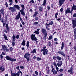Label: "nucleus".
Listing matches in <instances>:
<instances>
[{"label":"nucleus","instance_id":"45","mask_svg":"<svg viewBox=\"0 0 76 76\" xmlns=\"http://www.w3.org/2000/svg\"><path fill=\"white\" fill-rule=\"evenodd\" d=\"M47 8L48 9V10H50V9H51V7L50 6L48 5L47 6Z\"/></svg>","mask_w":76,"mask_h":76},{"label":"nucleus","instance_id":"25","mask_svg":"<svg viewBox=\"0 0 76 76\" xmlns=\"http://www.w3.org/2000/svg\"><path fill=\"white\" fill-rule=\"evenodd\" d=\"M5 27L6 28V31H7L8 32H9V30L10 29V28H9V27L8 26V24H6Z\"/></svg>","mask_w":76,"mask_h":76},{"label":"nucleus","instance_id":"1","mask_svg":"<svg viewBox=\"0 0 76 76\" xmlns=\"http://www.w3.org/2000/svg\"><path fill=\"white\" fill-rule=\"evenodd\" d=\"M46 0H44L43 4L40 6L39 7V10L40 12H42V10H44L43 7L42 6H46Z\"/></svg>","mask_w":76,"mask_h":76},{"label":"nucleus","instance_id":"63","mask_svg":"<svg viewBox=\"0 0 76 76\" xmlns=\"http://www.w3.org/2000/svg\"><path fill=\"white\" fill-rule=\"evenodd\" d=\"M38 23L37 22H36L34 23V25H37L38 24Z\"/></svg>","mask_w":76,"mask_h":76},{"label":"nucleus","instance_id":"32","mask_svg":"<svg viewBox=\"0 0 76 76\" xmlns=\"http://www.w3.org/2000/svg\"><path fill=\"white\" fill-rule=\"evenodd\" d=\"M3 36L4 37V38L5 39V40H8V39H7V36L5 35L4 33V34Z\"/></svg>","mask_w":76,"mask_h":76},{"label":"nucleus","instance_id":"21","mask_svg":"<svg viewBox=\"0 0 76 76\" xmlns=\"http://www.w3.org/2000/svg\"><path fill=\"white\" fill-rule=\"evenodd\" d=\"M23 41L22 43L21 44V45H23V46H25L26 45V43L25 42H26V41L24 39H23Z\"/></svg>","mask_w":76,"mask_h":76},{"label":"nucleus","instance_id":"6","mask_svg":"<svg viewBox=\"0 0 76 76\" xmlns=\"http://www.w3.org/2000/svg\"><path fill=\"white\" fill-rule=\"evenodd\" d=\"M40 51L41 52H42V51H43V54L44 56H45L46 54V51H47V49H46V46L44 47L43 48V49H41Z\"/></svg>","mask_w":76,"mask_h":76},{"label":"nucleus","instance_id":"61","mask_svg":"<svg viewBox=\"0 0 76 76\" xmlns=\"http://www.w3.org/2000/svg\"><path fill=\"white\" fill-rule=\"evenodd\" d=\"M39 76H41V71H39Z\"/></svg>","mask_w":76,"mask_h":76},{"label":"nucleus","instance_id":"27","mask_svg":"<svg viewBox=\"0 0 76 76\" xmlns=\"http://www.w3.org/2000/svg\"><path fill=\"white\" fill-rule=\"evenodd\" d=\"M38 14V11H35L34 14L33 15V18L35 17V16H36Z\"/></svg>","mask_w":76,"mask_h":76},{"label":"nucleus","instance_id":"7","mask_svg":"<svg viewBox=\"0 0 76 76\" xmlns=\"http://www.w3.org/2000/svg\"><path fill=\"white\" fill-rule=\"evenodd\" d=\"M1 15H3V16H4V9L2 8L0 10V20H1Z\"/></svg>","mask_w":76,"mask_h":76},{"label":"nucleus","instance_id":"23","mask_svg":"<svg viewBox=\"0 0 76 76\" xmlns=\"http://www.w3.org/2000/svg\"><path fill=\"white\" fill-rule=\"evenodd\" d=\"M14 7L15 8H16L17 9H18V10H20V7H19V6L18 5H14Z\"/></svg>","mask_w":76,"mask_h":76},{"label":"nucleus","instance_id":"22","mask_svg":"<svg viewBox=\"0 0 76 76\" xmlns=\"http://www.w3.org/2000/svg\"><path fill=\"white\" fill-rule=\"evenodd\" d=\"M26 45L27 47V49H28L29 48V41H27L26 44Z\"/></svg>","mask_w":76,"mask_h":76},{"label":"nucleus","instance_id":"48","mask_svg":"<svg viewBox=\"0 0 76 76\" xmlns=\"http://www.w3.org/2000/svg\"><path fill=\"white\" fill-rule=\"evenodd\" d=\"M5 5L6 7H9V6H8V4H7V2H6Z\"/></svg>","mask_w":76,"mask_h":76},{"label":"nucleus","instance_id":"55","mask_svg":"<svg viewBox=\"0 0 76 76\" xmlns=\"http://www.w3.org/2000/svg\"><path fill=\"white\" fill-rule=\"evenodd\" d=\"M60 11L61 12H62L63 11V8H61L60 10Z\"/></svg>","mask_w":76,"mask_h":76},{"label":"nucleus","instance_id":"62","mask_svg":"<svg viewBox=\"0 0 76 76\" xmlns=\"http://www.w3.org/2000/svg\"><path fill=\"white\" fill-rule=\"evenodd\" d=\"M53 6H54V4H51V7L53 8Z\"/></svg>","mask_w":76,"mask_h":76},{"label":"nucleus","instance_id":"38","mask_svg":"<svg viewBox=\"0 0 76 76\" xmlns=\"http://www.w3.org/2000/svg\"><path fill=\"white\" fill-rule=\"evenodd\" d=\"M58 15V12H57L55 14V19H57V15Z\"/></svg>","mask_w":76,"mask_h":76},{"label":"nucleus","instance_id":"50","mask_svg":"<svg viewBox=\"0 0 76 76\" xmlns=\"http://www.w3.org/2000/svg\"><path fill=\"white\" fill-rule=\"evenodd\" d=\"M16 39H19V35H17L16 37Z\"/></svg>","mask_w":76,"mask_h":76},{"label":"nucleus","instance_id":"54","mask_svg":"<svg viewBox=\"0 0 76 76\" xmlns=\"http://www.w3.org/2000/svg\"><path fill=\"white\" fill-rule=\"evenodd\" d=\"M59 62L58 63V64H61V65H62V61H60L59 62Z\"/></svg>","mask_w":76,"mask_h":76},{"label":"nucleus","instance_id":"58","mask_svg":"<svg viewBox=\"0 0 76 76\" xmlns=\"http://www.w3.org/2000/svg\"><path fill=\"white\" fill-rule=\"evenodd\" d=\"M54 40L55 41H56H56H58V39H57L56 38H55L54 39Z\"/></svg>","mask_w":76,"mask_h":76},{"label":"nucleus","instance_id":"43","mask_svg":"<svg viewBox=\"0 0 76 76\" xmlns=\"http://www.w3.org/2000/svg\"><path fill=\"white\" fill-rule=\"evenodd\" d=\"M53 38V36L51 35L49 36L48 38V40H51Z\"/></svg>","mask_w":76,"mask_h":76},{"label":"nucleus","instance_id":"18","mask_svg":"<svg viewBox=\"0 0 76 76\" xmlns=\"http://www.w3.org/2000/svg\"><path fill=\"white\" fill-rule=\"evenodd\" d=\"M70 8H67V10H65V15H66L67 13H70Z\"/></svg>","mask_w":76,"mask_h":76},{"label":"nucleus","instance_id":"46","mask_svg":"<svg viewBox=\"0 0 76 76\" xmlns=\"http://www.w3.org/2000/svg\"><path fill=\"white\" fill-rule=\"evenodd\" d=\"M20 68L21 69H24V66L22 65H21L20 66Z\"/></svg>","mask_w":76,"mask_h":76},{"label":"nucleus","instance_id":"8","mask_svg":"<svg viewBox=\"0 0 76 76\" xmlns=\"http://www.w3.org/2000/svg\"><path fill=\"white\" fill-rule=\"evenodd\" d=\"M31 39L33 41L34 40V41H37L38 39L37 38V37H35V34H32L31 36Z\"/></svg>","mask_w":76,"mask_h":76},{"label":"nucleus","instance_id":"49","mask_svg":"<svg viewBox=\"0 0 76 76\" xmlns=\"http://www.w3.org/2000/svg\"><path fill=\"white\" fill-rule=\"evenodd\" d=\"M50 25L49 23L48 24H47V23H46L45 24V26L46 27H48V26Z\"/></svg>","mask_w":76,"mask_h":76},{"label":"nucleus","instance_id":"17","mask_svg":"<svg viewBox=\"0 0 76 76\" xmlns=\"http://www.w3.org/2000/svg\"><path fill=\"white\" fill-rule=\"evenodd\" d=\"M74 40H76V28H75L74 29Z\"/></svg>","mask_w":76,"mask_h":76},{"label":"nucleus","instance_id":"4","mask_svg":"<svg viewBox=\"0 0 76 76\" xmlns=\"http://www.w3.org/2000/svg\"><path fill=\"white\" fill-rule=\"evenodd\" d=\"M16 36L15 35V34L13 35L12 36V46L14 47V46L15 45V41H16Z\"/></svg>","mask_w":76,"mask_h":76},{"label":"nucleus","instance_id":"26","mask_svg":"<svg viewBox=\"0 0 76 76\" xmlns=\"http://www.w3.org/2000/svg\"><path fill=\"white\" fill-rule=\"evenodd\" d=\"M44 36L43 38V39L44 41L46 40L47 39V34H44Z\"/></svg>","mask_w":76,"mask_h":76},{"label":"nucleus","instance_id":"41","mask_svg":"<svg viewBox=\"0 0 76 76\" xmlns=\"http://www.w3.org/2000/svg\"><path fill=\"white\" fill-rule=\"evenodd\" d=\"M0 70L1 71V72H3L4 70V69L2 68V67H0Z\"/></svg>","mask_w":76,"mask_h":76},{"label":"nucleus","instance_id":"37","mask_svg":"<svg viewBox=\"0 0 76 76\" xmlns=\"http://www.w3.org/2000/svg\"><path fill=\"white\" fill-rule=\"evenodd\" d=\"M49 24L50 25H54V23L53 22V20L51 21L49 23Z\"/></svg>","mask_w":76,"mask_h":76},{"label":"nucleus","instance_id":"31","mask_svg":"<svg viewBox=\"0 0 76 76\" xmlns=\"http://www.w3.org/2000/svg\"><path fill=\"white\" fill-rule=\"evenodd\" d=\"M28 3L29 4H32V3H33V4H34L35 3V2H34V0H31Z\"/></svg>","mask_w":76,"mask_h":76},{"label":"nucleus","instance_id":"33","mask_svg":"<svg viewBox=\"0 0 76 76\" xmlns=\"http://www.w3.org/2000/svg\"><path fill=\"white\" fill-rule=\"evenodd\" d=\"M11 75L12 76H17V75L16 73H12V71H11Z\"/></svg>","mask_w":76,"mask_h":76},{"label":"nucleus","instance_id":"40","mask_svg":"<svg viewBox=\"0 0 76 76\" xmlns=\"http://www.w3.org/2000/svg\"><path fill=\"white\" fill-rule=\"evenodd\" d=\"M42 59L41 58H39V57H38L37 58V61H40V60H41Z\"/></svg>","mask_w":76,"mask_h":76},{"label":"nucleus","instance_id":"24","mask_svg":"<svg viewBox=\"0 0 76 76\" xmlns=\"http://www.w3.org/2000/svg\"><path fill=\"white\" fill-rule=\"evenodd\" d=\"M61 50H63V48H64V42H62L61 44Z\"/></svg>","mask_w":76,"mask_h":76},{"label":"nucleus","instance_id":"3","mask_svg":"<svg viewBox=\"0 0 76 76\" xmlns=\"http://www.w3.org/2000/svg\"><path fill=\"white\" fill-rule=\"evenodd\" d=\"M5 58L7 60H10V61H11L12 62L13 61H16V59L10 57L7 55L5 57Z\"/></svg>","mask_w":76,"mask_h":76},{"label":"nucleus","instance_id":"35","mask_svg":"<svg viewBox=\"0 0 76 76\" xmlns=\"http://www.w3.org/2000/svg\"><path fill=\"white\" fill-rule=\"evenodd\" d=\"M37 49H34L33 50L32 52H31V53H36Z\"/></svg>","mask_w":76,"mask_h":76},{"label":"nucleus","instance_id":"44","mask_svg":"<svg viewBox=\"0 0 76 76\" xmlns=\"http://www.w3.org/2000/svg\"><path fill=\"white\" fill-rule=\"evenodd\" d=\"M34 17H35L34 19L35 20H38L39 19V18H38V17L37 16H34Z\"/></svg>","mask_w":76,"mask_h":76},{"label":"nucleus","instance_id":"57","mask_svg":"<svg viewBox=\"0 0 76 76\" xmlns=\"http://www.w3.org/2000/svg\"><path fill=\"white\" fill-rule=\"evenodd\" d=\"M16 74L17 75V76H19V74H20V72H19V71L18 72H17Z\"/></svg>","mask_w":76,"mask_h":76},{"label":"nucleus","instance_id":"53","mask_svg":"<svg viewBox=\"0 0 76 76\" xmlns=\"http://www.w3.org/2000/svg\"><path fill=\"white\" fill-rule=\"evenodd\" d=\"M63 69L61 68L59 70V72H63Z\"/></svg>","mask_w":76,"mask_h":76},{"label":"nucleus","instance_id":"5","mask_svg":"<svg viewBox=\"0 0 76 76\" xmlns=\"http://www.w3.org/2000/svg\"><path fill=\"white\" fill-rule=\"evenodd\" d=\"M72 27L74 29L76 27V18H74L72 20Z\"/></svg>","mask_w":76,"mask_h":76},{"label":"nucleus","instance_id":"52","mask_svg":"<svg viewBox=\"0 0 76 76\" xmlns=\"http://www.w3.org/2000/svg\"><path fill=\"white\" fill-rule=\"evenodd\" d=\"M62 65L61 64H60L58 63H57V66H58V67H61V65Z\"/></svg>","mask_w":76,"mask_h":76},{"label":"nucleus","instance_id":"14","mask_svg":"<svg viewBox=\"0 0 76 76\" xmlns=\"http://www.w3.org/2000/svg\"><path fill=\"white\" fill-rule=\"evenodd\" d=\"M65 1V0H59V4L60 6H61Z\"/></svg>","mask_w":76,"mask_h":76},{"label":"nucleus","instance_id":"56","mask_svg":"<svg viewBox=\"0 0 76 76\" xmlns=\"http://www.w3.org/2000/svg\"><path fill=\"white\" fill-rule=\"evenodd\" d=\"M76 13H75L73 15V18H76Z\"/></svg>","mask_w":76,"mask_h":76},{"label":"nucleus","instance_id":"29","mask_svg":"<svg viewBox=\"0 0 76 76\" xmlns=\"http://www.w3.org/2000/svg\"><path fill=\"white\" fill-rule=\"evenodd\" d=\"M34 73L36 75L33 74V76H37L38 75V72L37 71H35Z\"/></svg>","mask_w":76,"mask_h":76},{"label":"nucleus","instance_id":"64","mask_svg":"<svg viewBox=\"0 0 76 76\" xmlns=\"http://www.w3.org/2000/svg\"><path fill=\"white\" fill-rule=\"evenodd\" d=\"M6 26V23H3V26Z\"/></svg>","mask_w":76,"mask_h":76},{"label":"nucleus","instance_id":"9","mask_svg":"<svg viewBox=\"0 0 76 76\" xmlns=\"http://www.w3.org/2000/svg\"><path fill=\"white\" fill-rule=\"evenodd\" d=\"M67 72L68 73H70V75H73V66H71L70 69L68 70Z\"/></svg>","mask_w":76,"mask_h":76},{"label":"nucleus","instance_id":"42","mask_svg":"<svg viewBox=\"0 0 76 76\" xmlns=\"http://www.w3.org/2000/svg\"><path fill=\"white\" fill-rule=\"evenodd\" d=\"M53 75H56L57 73V71L55 70L53 71Z\"/></svg>","mask_w":76,"mask_h":76},{"label":"nucleus","instance_id":"34","mask_svg":"<svg viewBox=\"0 0 76 76\" xmlns=\"http://www.w3.org/2000/svg\"><path fill=\"white\" fill-rule=\"evenodd\" d=\"M21 7L22 8V9L21 10H25V5L23 4L21 5Z\"/></svg>","mask_w":76,"mask_h":76},{"label":"nucleus","instance_id":"51","mask_svg":"<svg viewBox=\"0 0 76 76\" xmlns=\"http://www.w3.org/2000/svg\"><path fill=\"white\" fill-rule=\"evenodd\" d=\"M10 51H13V48L11 47L10 48Z\"/></svg>","mask_w":76,"mask_h":76},{"label":"nucleus","instance_id":"13","mask_svg":"<svg viewBox=\"0 0 76 76\" xmlns=\"http://www.w3.org/2000/svg\"><path fill=\"white\" fill-rule=\"evenodd\" d=\"M20 17V12H18V14L16 15L15 18V20H19Z\"/></svg>","mask_w":76,"mask_h":76},{"label":"nucleus","instance_id":"19","mask_svg":"<svg viewBox=\"0 0 76 76\" xmlns=\"http://www.w3.org/2000/svg\"><path fill=\"white\" fill-rule=\"evenodd\" d=\"M24 10H20V12H21V15L23 16H25V13L24 12Z\"/></svg>","mask_w":76,"mask_h":76},{"label":"nucleus","instance_id":"11","mask_svg":"<svg viewBox=\"0 0 76 76\" xmlns=\"http://www.w3.org/2000/svg\"><path fill=\"white\" fill-rule=\"evenodd\" d=\"M57 53L61 55V56H63V57H66V54L64 53L61 51H58L57 52Z\"/></svg>","mask_w":76,"mask_h":76},{"label":"nucleus","instance_id":"2","mask_svg":"<svg viewBox=\"0 0 76 76\" xmlns=\"http://www.w3.org/2000/svg\"><path fill=\"white\" fill-rule=\"evenodd\" d=\"M30 56V54L29 53V52L26 53V54L24 55V58H26L27 62H29V61H30V59H29V58L28 56Z\"/></svg>","mask_w":76,"mask_h":76},{"label":"nucleus","instance_id":"16","mask_svg":"<svg viewBox=\"0 0 76 76\" xmlns=\"http://www.w3.org/2000/svg\"><path fill=\"white\" fill-rule=\"evenodd\" d=\"M8 9L9 10H11L12 12H15L16 11V8H15L14 7H10V8H8Z\"/></svg>","mask_w":76,"mask_h":76},{"label":"nucleus","instance_id":"28","mask_svg":"<svg viewBox=\"0 0 76 76\" xmlns=\"http://www.w3.org/2000/svg\"><path fill=\"white\" fill-rule=\"evenodd\" d=\"M20 20L21 21V23H22L23 25H25V23L23 21V20H22V18L21 17H20Z\"/></svg>","mask_w":76,"mask_h":76},{"label":"nucleus","instance_id":"47","mask_svg":"<svg viewBox=\"0 0 76 76\" xmlns=\"http://www.w3.org/2000/svg\"><path fill=\"white\" fill-rule=\"evenodd\" d=\"M74 10L72 8V9L71 10V11H70V13H71V15H72V13H73V12Z\"/></svg>","mask_w":76,"mask_h":76},{"label":"nucleus","instance_id":"60","mask_svg":"<svg viewBox=\"0 0 76 76\" xmlns=\"http://www.w3.org/2000/svg\"><path fill=\"white\" fill-rule=\"evenodd\" d=\"M10 3H13V0H9Z\"/></svg>","mask_w":76,"mask_h":76},{"label":"nucleus","instance_id":"20","mask_svg":"<svg viewBox=\"0 0 76 76\" xmlns=\"http://www.w3.org/2000/svg\"><path fill=\"white\" fill-rule=\"evenodd\" d=\"M46 71L47 74H49L50 73V67H46Z\"/></svg>","mask_w":76,"mask_h":76},{"label":"nucleus","instance_id":"36","mask_svg":"<svg viewBox=\"0 0 76 76\" xmlns=\"http://www.w3.org/2000/svg\"><path fill=\"white\" fill-rule=\"evenodd\" d=\"M72 9L74 10H76V6L73 5L72 6Z\"/></svg>","mask_w":76,"mask_h":76},{"label":"nucleus","instance_id":"10","mask_svg":"<svg viewBox=\"0 0 76 76\" xmlns=\"http://www.w3.org/2000/svg\"><path fill=\"white\" fill-rule=\"evenodd\" d=\"M41 32L42 34H43L44 35L47 34V32L45 28H42L41 30Z\"/></svg>","mask_w":76,"mask_h":76},{"label":"nucleus","instance_id":"30","mask_svg":"<svg viewBox=\"0 0 76 76\" xmlns=\"http://www.w3.org/2000/svg\"><path fill=\"white\" fill-rule=\"evenodd\" d=\"M56 58L58 60H59L60 61L61 60L62 58H61L59 56H56Z\"/></svg>","mask_w":76,"mask_h":76},{"label":"nucleus","instance_id":"12","mask_svg":"<svg viewBox=\"0 0 76 76\" xmlns=\"http://www.w3.org/2000/svg\"><path fill=\"white\" fill-rule=\"evenodd\" d=\"M2 47L3 50H4V51H6V52H9V49L7 48V47H6L5 45H2Z\"/></svg>","mask_w":76,"mask_h":76},{"label":"nucleus","instance_id":"39","mask_svg":"<svg viewBox=\"0 0 76 76\" xmlns=\"http://www.w3.org/2000/svg\"><path fill=\"white\" fill-rule=\"evenodd\" d=\"M35 33L36 34H37V35H39V31H35L33 33Z\"/></svg>","mask_w":76,"mask_h":76},{"label":"nucleus","instance_id":"59","mask_svg":"<svg viewBox=\"0 0 76 76\" xmlns=\"http://www.w3.org/2000/svg\"><path fill=\"white\" fill-rule=\"evenodd\" d=\"M3 56L2 55V54H1V53L0 55V58L1 59H3Z\"/></svg>","mask_w":76,"mask_h":76},{"label":"nucleus","instance_id":"15","mask_svg":"<svg viewBox=\"0 0 76 76\" xmlns=\"http://www.w3.org/2000/svg\"><path fill=\"white\" fill-rule=\"evenodd\" d=\"M52 64H53V65H54V66H55L56 71L57 72H59V70H58L59 68H58V67H57V64H56V62H54V63L53 62Z\"/></svg>","mask_w":76,"mask_h":76}]
</instances>
